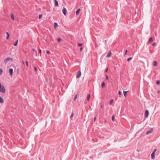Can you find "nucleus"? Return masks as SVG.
<instances>
[{"label": "nucleus", "mask_w": 160, "mask_h": 160, "mask_svg": "<svg viewBox=\"0 0 160 160\" xmlns=\"http://www.w3.org/2000/svg\"><path fill=\"white\" fill-rule=\"evenodd\" d=\"M6 92V89L4 86L2 85L0 82V92H1L3 93H5Z\"/></svg>", "instance_id": "obj_1"}, {"label": "nucleus", "mask_w": 160, "mask_h": 160, "mask_svg": "<svg viewBox=\"0 0 160 160\" xmlns=\"http://www.w3.org/2000/svg\"><path fill=\"white\" fill-rule=\"evenodd\" d=\"M9 61H13V59L12 58L8 57L4 60V62L5 64H6Z\"/></svg>", "instance_id": "obj_2"}, {"label": "nucleus", "mask_w": 160, "mask_h": 160, "mask_svg": "<svg viewBox=\"0 0 160 160\" xmlns=\"http://www.w3.org/2000/svg\"><path fill=\"white\" fill-rule=\"evenodd\" d=\"M81 73L80 70L78 71L76 75V77L77 78H79L81 76Z\"/></svg>", "instance_id": "obj_3"}, {"label": "nucleus", "mask_w": 160, "mask_h": 160, "mask_svg": "<svg viewBox=\"0 0 160 160\" xmlns=\"http://www.w3.org/2000/svg\"><path fill=\"white\" fill-rule=\"evenodd\" d=\"M62 12L64 15H66L67 12L66 9L64 7L62 9Z\"/></svg>", "instance_id": "obj_4"}, {"label": "nucleus", "mask_w": 160, "mask_h": 160, "mask_svg": "<svg viewBox=\"0 0 160 160\" xmlns=\"http://www.w3.org/2000/svg\"><path fill=\"white\" fill-rule=\"evenodd\" d=\"M149 114V112L148 110H146L145 111V117L146 118H147Z\"/></svg>", "instance_id": "obj_5"}, {"label": "nucleus", "mask_w": 160, "mask_h": 160, "mask_svg": "<svg viewBox=\"0 0 160 160\" xmlns=\"http://www.w3.org/2000/svg\"><path fill=\"white\" fill-rule=\"evenodd\" d=\"M153 129L152 128H151L149 130L147 131L146 134L148 135L150 133H152L153 132Z\"/></svg>", "instance_id": "obj_6"}, {"label": "nucleus", "mask_w": 160, "mask_h": 160, "mask_svg": "<svg viewBox=\"0 0 160 160\" xmlns=\"http://www.w3.org/2000/svg\"><path fill=\"white\" fill-rule=\"evenodd\" d=\"M155 152H153L151 154V158L152 159H153L155 158Z\"/></svg>", "instance_id": "obj_7"}, {"label": "nucleus", "mask_w": 160, "mask_h": 160, "mask_svg": "<svg viewBox=\"0 0 160 160\" xmlns=\"http://www.w3.org/2000/svg\"><path fill=\"white\" fill-rule=\"evenodd\" d=\"M9 72L11 75H12L13 74V69L12 68H11L9 70Z\"/></svg>", "instance_id": "obj_8"}, {"label": "nucleus", "mask_w": 160, "mask_h": 160, "mask_svg": "<svg viewBox=\"0 0 160 160\" xmlns=\"http://www.w3.org/2000/svg\"><path fill=\"white\" fill-rule=\"evenodd\" d=\"M54 2L55 6L56 7H58L59 5L58 1L57 0H54Z\"/></svg>", "instance_id": "obj_9"}, {"label": "nucleus", "mask_w": 160, "mask_h": 160, "mask_svg": "<svg viewBox=\"0 0 160 160\" xmlns=\"http://www.w3.org/2000/svg\"><path fill=\"white\" fill-rule=\"evenodd\" d=\"M80 10V9L79 8L77 10L76 12V15H78L79 14Z\"/></svg>", "instance_id": "obj_10"}, {"label": "nucleus", "mask_w": 160, "mask_h": 160, "mask_svg": "<svg viewBox=\"0 0 160 160\" xmlns=\"http://www.w3.org/2000/svg\"><path fill=\"white\" fill-rule=\"evenodd\" d=\"M111 52L110 51L108 53L106 56V57H108V58H109L111 56Z\"/></svg>", "instance_id": "obj_11"}, {"label": "nucleus", "mask_w": 160, "mask_h": 160, "mask_svg": "<svg viewBox=\"0 0 160 160\" xmlns=\"http://www.w3.org/2000/svg\"><path fill=\"white\" fill-rule=\"evenodd\" d=\"M3 102L4 100L3 98L0 96V103H3Z\"/></svg>", "instance_id": "obj_12"}, {"label": "nucleus", "mask_w": 160, "mask_h": 160, "mask_svg": "<svg viewBox=\"0 0 160 160\" xmlns=\"http://www.w3.org/2000/svg\"><path fill=\"white\" fill-rule=\"evenodd\" d=\"M105 83H104V82H102V84H101V87L102 88H104L105 87Z\"/></svg>", "instance_id": "obj_13"}, {"label": "nucleus", "mask_w": 160, "mask_h": 160, "mask_svg": "<svg viewBox=\"0 0 160 160\" xmlns=\"http://www.w3.org/2000/svg\"><path fill=\"white\" fill-rule=\"evenodd\" d=\"M6 34H7L6 39H8V38L10 37V35H9V33L8 32H6Z\"/></svg>", "instance_id": "obj_14"}, {"label": "nucleus", "mask_w": 160, "mask_h": 160, "mask_svg": "<svg viewBox=\"0 0 160 160\" xmlns=\"http://www.w3.org/2000/svg\"><path fill=\"white\" fill-rule=\"evenodd\" d=\"M157 64V62L156 61H155L153 62V65L154 66H156Z\"/></svg>", "instance_id": "obj_15"}, {"label": "nucleus", "mask_w": 160, "mask_h": 160, "mask_svg": "<svg viewBox=\"0 0 160 160\" xmlns=\"http://www.w3.org/2000/svg\"><path fill=\"white\" fill-rule=\"evenodd\" d=\"M18 40H17L14 43V45L15 46H17V45L18 43Z\"/></svg>", "instance_id": "obj_16"}, {"label": "nucleus", "mask_w": 160, "mask_h": 160, "mask_svg": "<svg viewBox=\"0 0 160 160\" xmlns=\"http://www.w3.org/2000/svg\"><path fill=\"white\" fill-rule=\"evenodd\" d=\"M153 41V39L152 37H151L149 39L148 42L150 43Z\"/></svg>", "instance_id": "obj_17"}, {"label": "nucleus", "mask_w": 160, "mask_h": 160, "mask_svg": "<svg viewBox=\"0 0 160 160\" xmlns=\"http://www.w3.org/2000/svg\"><path fill=\"white\" fill-rule=\"evenodd\" d=\"M128 92V91H123V94L125 97H126L127 96V93Z\"/></svg>", "instance_id": "obj_18"}, {"label": "nucleus", "mask_w": 160, "mask_h": 160, "mask_svg": "<svg viewBox=\"0 0 160 160\" xmlns=\"http://www.w3.org/2000/svg\"><path fill=\"white\" fill-rule=\"evenodd\" d=\"M90 94H89L88 95L87 98V100L88 101H89L90 99Z\"/></svg>", "instance_id": "obj_19"}, {"label": "nucleus", "mask_w": 160, "mask_h": 160, "mask_svg": "<svg viewBox=\"0 0 160 160\" xmlns=\"http://www.w3.org/2000/svg\"><path fill=\"white\" fill-rule=\"evenodd\" d=\"M58 26V25L57 22H54V27L55 28L57 27Z\"/></svg>", "instance_id": "obj_20"}, {"label": "nucleus", "mask_w": 160, "mask_h": 160, "mask_svg": "<svg viewBox=\"0 0 160 160\" xmlns=\"http://www.w3.org/2000/svg\"><path fill=\"white\" fill-rule=\"evenodd\" d=\"M57 40L58 42H60L61 41V39L60 38H57Z\"/></svg>", "instance_id": "obj_21"}, {"label": "nucleus", "mask_w": 160, "mask_h": 160, "mask_svg": "<svg viewBox=\"0 0 160 160\" xmlns=\"http://www.w3.org/2000/svg\"><path fill=\"white\" fill-rule=\"evenodd\" d=\"M11 18L13 20L14 19V16L13 14H11Z\"/></svg>", "instance_id": "obj_22"}, {"label": "nucleus", "mask_w": 160, "mask_h": 160, "mask_svg": "<svg viewBox=\"0 0 160 160\" xmlns=\"http://www.w3.org/2000/svg\"><path fill=\"white\" fill-rule=\"evenodd\" d=\"M156 84L157 85H158L160 83V81H159V80H157L156 81Z\"/></svg>", "instance_id": "obj_23"}, {"label": "nucleus", "mask_w": 160, "mask_h": 160, "mask_svg": "<svg viewBox=\"0 0 160 160\" xmlns=\"http://www.w3.org/2000/svg\"><path fill=\"white\" fill-rule=\"evenodd\" d=\"M3 72V70L2 68H0V75H1Z\"/></svg>", "instance_id": "obj_24"}, {"label": "nucleus", "mask_w": 160, "mask_h": 160, "mask_svg": "<svg viewBox=\"0 0 160 160\" xmlns=\"http://www.w3.org/2000/svg\"><path fill=\"white\" fill-rule=\"evenodd\" d=\"M132 57H130L128 58L127 59V61L128 62H129L130 60H131L132 59Z\"/></svg>", "instance_id": "obj_25"}, {"label": "nucleus", "mask_w": 160, "mask_h": 160, "mask_svg": "<svg viewBox=\"0 0 160 160\" xmlns=\"http://www.w3.org/2000/svg\"><path fill=\"white\" fill-rule=\"evenodd\" d=\"M42 14H39V15L38 18L39 19H40L42 18Z\"/></svg>", "instance_id": "obj_26"}, {"label": "nucleus", "mask_w": 160, "mask_h": 160, "mask_svg": "<svg viewBox=\"0 0 160 160\" xmlns=\"http://www.w3.org/2000/svg\"><path fill=\"white\" fill-rule=\"evenodd\" d=\"M77 94H76L74 98V101H76V99H77Z\"/></svg>", "instance_id": "obj_27"}, {"label": "nucleus", "mask_w": 160, "mask_h": 160, "mask_svg": "<svg viewBox=\"0 0 160 160\" xmlns=\"http://www.w3.org/2000/svg\"><path fill=\"white\" fill-rule=\"evenodd\" d=\"M39 53H40V56H41V52H42V51H41V50L40 49H39Z\"/></svg>", "instance_id": "obj_28"}, {"label": "nucleus", "mask_w": 160, "mask_h": 160, "mask_svg": "<svg viewBox=\"0 0 160 160\" xmlns=\"http://www.w3.org/2000/svg\"><path fill=\"white\" fill-rule=\"evenodd\" d=\"M113 101V99H111V100H110V102H109L110 104H112Z\"/></svg>", "instance_id": "obj_29"}, {"label": "nucleus", "mask_w": 160, "mask_h": 160, "mask_svg": "<svg viewBox=\"0 0 160 160\" xmlns=\"http://www.w3.org/2000/svg\"><path fill=\"white\" fill-rule=\"evenodd\" d=\"M115 119L114 116L113 115L112 117V121H113Z\"/></svg>", "instance_id": "obj_30"}, {"label": "nucleus", "mask_w": 160, "mask_h": 160, "mask_svg": "<svg viewBox=\"0 0 160 160\" xmlns=\"http://www.w3.org/2000/svg\"><path fill=\"white\" fill-rule=\"evenodd\" d=\"M34 69L35 71L36 72L37 71V68L36 67H34Z\"/></svg>", "instance_id": "obj_31"}, {"label": "nucleus", "mask_w": 160, "mask_h": 160, "mask_svg": "<svg viewBox=\"0 0 160 160\" xmlns=\"http://www.w3.org/2000/svg\"><path fill=\"white\" fill-rule=\"evenodd\" d=\"M78 46H79L81 47L82 46V44L81 43H78Z\"/></svg>", "instance_id": "obj_32"}, {"label": "nucleus", "mask_w": 160, "mask_h": 160, "mask_svg": "<svg viewBox=\"0 0 160 160\" xmlns=\"http://www.w3.org/2000/svg\"><path fill=\"white\" fill-rule=\"evenodd\" d=\"M26 64L27 66H28V62L27 61H26Z\"/></svg>", "instance_id": "obj_33"}, {"label": "nucleus", "mask_w": 160, "mask_h": 160, "mask_svg": "<svg viewBox=\"0 0 160 160\" xmlns=\"http://www.w3.org/2000/svg\"><path fill=\"white\" fill-rule=\"evenodd\" d=\"M108 75H106V80H108Z\"/></svg>", "instance_id": "obj_34"}, {"label": "nucleus", "mask_w": 160, "mask_h": 160, "mask_svg": "<svg viewBox=\"0 0 160 160\" xmlns=\"http://www.w3.org/2000/svg\"><path fill=\"white\" fill-rule=\"evenodd\" d=\"M118 94L119 95H121V94L122 93L120 91H119L118 92Z\"/></svg>", "instance_id": "obj_35"}, {"label": "nucleus", "mask_w": 160, "mask_h": 160, "mask_svg": "<svg viewBox=\"0 0 160 160\" xmlns=\"http://www.w3.org/2000/svg\"><path fill=\"white\" fill-rule=\"evenodd\" d=\"M46 52L48 54H50V52L49 51L47 50Z\"/></svg>", "instance_id": "obj_36"}, {"label": "nucleus", "mask_w": 160, "mask_h": 160, "mask_svg": "<svg viewBox=\"0 0 160 160\" xmlns=\"http://www.w3.org/2000/svg\"><path fill=\"white\" fill-rule=\"evenodd\" d=\"M103 107V105H101L100 106V109H101Z\"/></svg>", "instance_id": "obj_37"}, {"label": "nucleus", "mask_w": 160, "mask_h": 160, "mask_svg": "<svg viewBox=\"0 0 160 160\" xmlns=\"http://www.w3.org/2000/svg\"><path fill=\"white\" fill-rule=\"evenodd\" d=\"M73 116V114L72 112V114H71V115L70 116V118H72Z\"/></svg>", "instance_id": "obj_38"}, {"label": "nucleus", "mask_w": 160, "mask_h": 160, "mask_svg": "<svg viewBox=\"0 0 160 160\" xmlns=\"http://www.w3.org/2000/svg\"><path fill=\"white\" fill-rule=\"evenodd\" d=\"M127 52H128V50H125V55H126V54H127Z\"/></svg>", "instance_id": "obj_39"}, {"label": "nucleus", "mask_w": 160, "mask_h": 160, "mask_svg": "<svg viewBox=\"0 0 160 160\" xmlns=\"http://www.w3.org/2000/svg\"><path fill=\"white\" fill-rule=\"evenodd\" d=\"M108 68H106V69H105V71L106 72H107V71H108Z\"/></svg>", "instance_id": "obj_40"}, {"label": "nucleus", "mask_w": 160, "mask_h": 160, "mask_svg": "<svg viewBox=\"0 0 160 160\" xmlns=\"http://www.w3.org/2000/svg\"><path fill=\"white\" fill-rule=\"evenodd\" d=\"M83 49V48L82 47H81L80 48V51H81Z\"/></svg>", "instance_id": "obj_41"}, {"label": "nucleus", "mask_w": 160, "mask_h": 160, "mask_svg": "<svg viewBox=\"0 0 160 160\" xmlns=\"http://www.w3.org/2000/svg\"><path fill=\"white\" fill-rule=\"evenodd\" d=\"M96 117H95L94 118V121H95L96 119Z\"/></svg>", "instance_id": "obj_42"}, {"label": "nucleus", "mask_w": 160, "mask_h": 160, "mask_svg": "<svg viewBox=\"0 0 160 160\" xmlns=\"http://www.w3.org/2000/svg\"><path fill=\"white\" fill-rule=\"evenodd\" d=\"M157 149H155L154 150V151H153V152H155H155H156V151H157Z\"/></svg>", "instance_id": "obj_43"}, {"label": "nucleus", "mask_w": 160, "mask_h": 160, "mask_svg": "<svg viewBox=\"0 0 160 160\" xmlns=\"http://www.w3.org/2000/svg\"><path fill=\"white\" fill-rule=\"evenodd\" d=\"M32 50L33 51H35V49L33 48Z\"/></svg>", "instance_id": "obj_44"}, {"label": "nucleus", "mask_w": 160, "mask_h": 160, "mask_svg": "<svg viewBox=\"0 0 160 160\" xmlns=\"http://www.w3.org/2000/svg\"><path fill=\"white\" fill-rule=\"evenodd\" d=\"M22 62L23 64L24 65V62L23 61H22Z\"/></svg>", "instance_id": "obj_45"}, {"label": "nucleus", "mask_w": 160, "mask_h": 160, "mask_svg": "<svg viewBox=\"0 0 160 160\" xmlns=\"http://www.w3.org/2000/svg\"><path fill=\"white\" fill-rule=\"evenodd\" d=\"M155 44V43H154L153 44V45H154Z\"/></svg>", "instance_id": "obj_46"}]
</instances>
